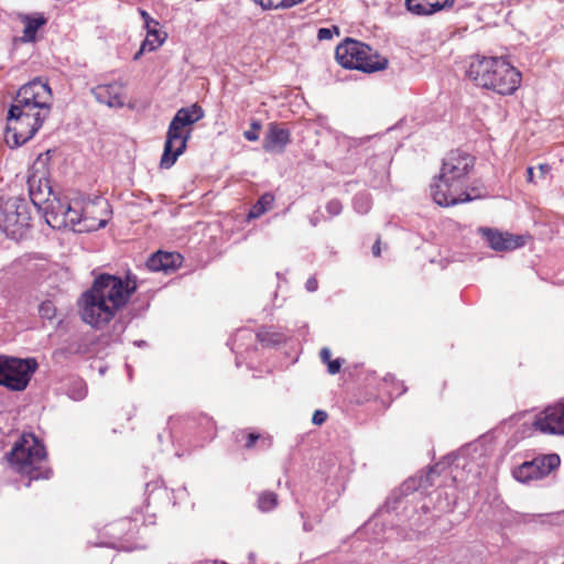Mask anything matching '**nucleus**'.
<instances>
[{"label": "nucleus", "mask_w": 564, "mask_h": 564, "mask_svg": "<svg viewBox=\"0 0 564 564\" xmlns=\"http://www.w3.org/2000/svg\"><path fill=\"white\" fill-rule=\"evenodd\" d=\"M137 290L138 279L130 272L124 276L98 274L78 300L82 319L95 328L106 326L129 303Z\"/></svg>", "instance_id": "f257e3e1"}, {"label": "nucleus", "mask_w": 564, "mask_h": 564, "mask_svg": "<svg viewBox=\"0 0 564 564\" xmlns=\"http://www.w3.org/2000/svg\"><path fill=\"white\" fill-rule=\"evenodd\" d=\"M467 77L477 86L501 96L516 93L522 75L503 57L473 56L466 70Z\"/></svg>", "instance_id": "f03ea898"}, {"label": "nucleus", "mask_w": 564, "mask_h": 564, "mask_svg": "<svg viewBox=\"0 0 564 564\" xmlns=\"http://www.w3.org/2000/svg\"><path fill=\"white\" fill-rule=\"evenodd\" d=\"M203 117L204 110L197 104L177 110L166 132L164 150L160 161L162 169H170L175 164L178 156L186 150L192 131L191 127Z\"/></svg>", "instance_id": "7ed1b4c3"}, {"label": "nucleus", "mask_w": 564, "mask_h": 564, "mask_svg": "<svg viewBox=\"0 0 564 564\" xmlns=\"http://www.w3.org/2000/svg\"><path fill=\"white\" fill-rule=\"evenodd\" d=\"M335 58L347 69L375 73L388 67V58L379 55L366 43L347 37L335 50Z\"/></svg>", "instance_id": "20e7f679"}, {"label": "nucleus", "mask_w": 564, "mask_h": 564, "mask_svg": "<svg viewBox=\"0 0 564 564\" xmlns=\"http://www.w3.org/2000/svg\"><path fill=\"white\" fill-rule=\"evenodd\" d=\"M32 212L24 198L10 197L0 204V229L11 239L21 240L32 232Z\"/></svg>", "instance_id": "39448f33"}, {"label": "nucleus", "mask_w": 564, "mask_h": 564, "mask_svg": "<svg viewBox=\"0 0 564 564\" xmlns=\"http://www.w3.org/2000/svg\"><path fill=\"white\" fill-rule=\"evenodd\" d=\"M34 133L35 112L21 108V105H12L7 117L6 143L10 148L20 147L29 141Z\"/></svg>", "instance_id": "423d86ee"}, {"label": "nucleus", "mask_w": 564, "mask_h": 564, "mask_svg": "<svg viewBox=\"0 0 564 564\" xmlns=\"http://www.w3.org/2000/svg\"><path fill=\"white\" fill-rule=\"evenodd\" d=\"M35 366V359L26 360L0 356V386L12 391H22L26 388L29 372Z\"/></svg>", "instance_id": "0eeeda50"}, {"label": "nucleus", "mask_w": 564, "mask_h": 564, "mask_svg": "<svg viewBox=\"0 0 564 564\" xmlns=\"http://www.w3.org/2000/svg\"><path fill=\"white\" fill-rule=\"evenodd\" d=\"M30 436L33 441V445L25 446L28 444L26 435L24 434L19 442H17L8 455L9 463L11 467L19 474L28 476L29 480L26 486L31 485L32 479L34 478L33 473L35 470L34 467V453L33 448L35 446V435L30 433Z\"/></svg>", "instance_id": "6e6552de"}, {"label": "nucleus", "mask_w": 564, "mask_h": 564, "mask_svg": "<svg viewBox=\"0 0 564 564\" xmlns=\"http://www.w3.org/2000/svg\"><path fill=\"white\" fill-rule=\"evenodd\" d=\"M431 191L434 202L444 207L473 199L467 192L463 191V187L458 185V183H455L448 177H443L442 173H440L435 183L432 185Z\"/></svg>", "instance_id": "1a4fd4ad"}, {"label": "nucleus", "mask_w": 564, "mask_h": 564, "mask_svg": "<svg viewBox=\"0 0 564 564\" xmlns=\"http://www.w3.org/2000/svg\"><path fill=\"white\" fill-rule=\"evenodd\" d=\"M560 465V457L555 454L536 457L524 462L513 470V477L520 482L541 479L547 476Z\"/></svg>", "instance_id": "9d476101"}, {"label": "nucleus", "mask_w": 564, "mask_h": 564, "mask_svg": "<svg viewBox=\"0 0 564 564\" xmlns=\"http://www.w3.org/2000/svg\"><path fill=\"white\" fill-rule=\"evenodd\" d=\"M474 163L475 159L470 154L453 150L443 160L441 173L443 177H448L463 187L464 180L473 169Z\"/></svg>", "instance_id": "9b49d317"}, {"label": "nucleus", "mask_w": 564, "mask_h": 564, "mask_svg": "<svg viewBox=\"0 0 564 564\" xmlns=\"http://www.w3.org/2000/svg\"><path fill=\"white\" fill-rule=\"evenodd\" d=\"M110 216L109 204L101 198L84 202L80 231H95L105 227Z\"/></svg>", "instance_id": "f8f14e48"}, {"label": "nucleus", "mask_w": 564, "mask_h": 564, "mask_svg": "<svg viewBox=\"0 0 564 564\" xmlns=\"http://www.w3.org/2000/svg\"><path fill=\"white\" fill-rule=\"evenodd\" d=\"M532 426L543 434H564V403L547 406L536 414Z\"/></svg>", "instance_id": "ddd939ff"}, {"label": "nucleus", "mask_w": 564, "mask_h": 564, "mask_svg": "<svg viewBox=\"0 0 564 564\" xmlns=\"http://www.w3.org/2000/svg\"><path fill=\"white\" fill-rule=\"evenodd\" d=\"M478 231L495 251H511L523 247L527 242L525 236L503 232L494 228L481 227Z\"/></svg>", "instance_id": "4468645a"}, {"label": "nucleus", "mask_w": 564, "mask_h": 564, "mask_svg": "<svg viewBox=\"0 0 564 564\" xmlns=\"http://www.w3.org/2000/svg\"><path fill=\"white\" fill-rule=\"evenodd\" d=\"M291 142V131L282 124L271 122L262 141V148L269 153H282Z\"/></svg>", "instance_id": "2eb2a0df"}, {"label": "nucleus", "mask_w": 564, "mask_h": 564, "mask_svg": "<svg viewBox=\"0 0 564 564\" xmlns=\"http://www.w3.org/2000/svg\"><path fill=\"white\" fill-rule=\"evenodd\" d=\"M37 212H42L47 226L53 229L66 228L65 206L53 196L44 202V206L37 203Z\"/></svg>", "instance_id": "dca6fc26"}, {"label": "nucleus", "mask_w": 564, "mask_h": 564, "mask_svg": "<svg viewBox=\"0 0 564 564\" xmlns=\"http://www.w3.org/2000/svg\"><path fill=\"white\" fill-rule=\"evenodd\" d=\"M456 0H405V7L414 15H432L452 8Z\"/></svg>", "instance_id": "f3484780"}, {"label": "nucleus", "mask_w": 564, "mask_h": 564, "mask_svg": "<svg viewBox=\"0 0 564 564\" xmlns=\"http://www.w3.org/2000/svg\"><path fill=\"white\" fill-rule=\"evenodd\" d=\"M183 257L177 252L158 251L152 254L148 261L147 267L151 271H170L178 268L182 264Z\"/></svg>", "instance_id": "a211bd4d"}, {"label": "nucleus", "mask_w": 564, "mask_h": 564, "mask_svg": "<svg viewBox=\"0 0 564 564\" xmlns=\"http://www.w3.org/2000/svg\"><path fill=\"white\" fill-rule=\"evenodd\" d=\"M122 86L119 84L99 85L94 89L96 99L109 107H122L124 97Z\"/></svg>", "instance_id": "6ab92c4d"}, {"label": "nucleus", "mask_w": 564, "mask_h": 564, "mask_svg": "<svg viewBox=\"0 0 564 564\" xmlns=\"http://www.w3.org/2000/svg\"><path fill=\"white\" fill-rule=\"evenodd\" d=\"M43 98L42 100H37L36 107L37 110H45L43 118H41L40 111H37V130L41 128L46 115L50 111L51 101H52V90L48 86L47 82H42L37 77V99Z\"/></svg>", "instance_id": "aec40b11"}, {"label": "nucleus", "mask_w": 564, "mask_h": 564, "mask_svg": "<svg viewBox=\"0 0 564 564\" xmlns=\"http://www.w3.org/2000/svg\"><path fill=\"white\" fill-rule=\"evenodd\" d=\"M256 337L263 347H274L286 341V336L273 327H261Z\"/></svg>", "instance_id": "412c9836"}, {"label": "nucleus", "mask_w": 564, "mask_h": 564, "mask_svg": "<svg viewBox=\"0 0 564 564\" xmlns=\"http://www.w3.org/2000/svg\"><path fill=\"white\" fill-rule=\"evenodd\" d=\"M35 82L31 80L23 85L17 94L13 105H21V108L28 110L35 109V90H34Z\"/></svg>", "instance_id": "4be33fe9"}, {"label": "nucleus", "mask_w": 564, "mask_h": 564, "mask_svg": "<svg viewBox=\"0 0 564 564\" xmlns=\"http://www.w3.org/2000/svg\"><path fill=\"white\" fill-rule=\"evenodd\" d=\"M147 30H148L147 37L142 42L140 50L135 53V55L133 57L134 61L139 59L144 51L151 52V51H154L158 47H160L165 40V36L162 37L160 32L155 29V26L147 28Z\"/></svg>", "instance_id": "5701e85b"}, {"label": "nucleus", "mask_w": 564, "mask_h": 564, "mask_svg": "<svg viewBox=\"0 0 564 564\" xmlns=\"http://www.w3.org/2000/svg\"><path fill=\"white\" fill-rule=\"evenodd\" d=\"M83 205L84 202H75L73 205H65L66 227L80 231L83 224Z\"/></svg>", "instance_id": "b1692460"}, {"label": "nucleus", "mask_w": 564, "mask_h": 564, "mask_svg": "<svg viewBox=\"0 0 564 564\" xmlns=\"http://www.w3.org/2000/svg\"><path fill=\"white\" fill-rule=\"evenodd\" d=\"M274 203V196L270 193L263 194L256 204L252 205L248 213L249 219H256L270 210Z\"/></svg>", "instance_id": "393cba45"}, {"label": "nucleus", "mask_w": 564, "mask_h": 564, "mask_svg": "<svg viewBox=\"0 0 564 564\" xmlns=\"http://www.w3.org/2000/svg\"><path fill=\"white\" fill-rule=\"evenodd\" d=\"M53 469L47 465V452L43 443L37 438V479H50Z\"/></svg>", "instance_id": "a878e982"}, {"label": "nucleus", "mask_w": 564, "mask_h": 564, "mask_svg": "<svg viewBox=\"0 0 564 564\" xmlns=\"http://www.w3.org/2000/svg\"><path fill=\"white\" fill-rule=\"evenodd\" d=\"M240 435H245V448L251 449L254 447L256 443L258 441H261L262 445L265 447H270L272 445V438L271 436H261L259 433L250 432L245 433L240 432L237 434V440H239Z\"/></svg>", "instance_id": "bb28decb"}, {"label": "nucleus", "mask_w": 564, "mask_h": 564, "mask_svg": "<svg viewBox=\"0 0 564 564\" xmlns=\"http://www.w3.org/2000/svg\"><path fill=\"white\" fill-rule=\"evenodd\" d=\"M278 506V495L273 491H263L258 497V508L269 512Z\"/></svg>", "instance_id": "cd10ccee"}, {"label": "nucleus", "mask_w": 564, "mask_h": 564, "mask_svg": "<svg viewBox=\"0 0 564 564\" xmlns=\"http://www.w3.org/2000/svg\"><path fill=\"white\" fill-rule=\"evenodd\" d=\"M69 397L73 400H83L87 394V387L83 380H76L73 382V389L68 391Z\"/></svg>", "instance_id": "c85d7f7f"}, {"label": "nucleus", "mask_w": 564, "mask_h": 564, "mask_svg": "<svg viewBox=\"0 0 564 564\" xmlns=\"http://www.w3.org/2000/svg\"><path fill=\"white\" fill-rule=\"evenodd\" d=\"M39 314L42 318H46L48 321L53 319L56 315V307L51 301L43 302L39 307Z\"/></svg>", "instance_id": "c756f323"}, {"label": "nucleus", "mask_w": 564, "mask_h": 564, "mask_svg": "<svg viewBox=\"0 0 564 564\" xmlns=\"http://www.w3.org/2000/svg\"><path fill=\"white\" fill-rule=\"evenodd\" d=\"M334 33L339 34L338 26L334 25L332 28H321L317 32V39L319 41H326L333 39Z\"/></svg>", "instance_id": "7c9ffc66"}, {"label": "nucleus", "mask_w": 564, "mask_h": 564, "mask_svg": "<svg viewBox=\"0 0 564 564\" xmlns=\"http://www.w3.org/2000/svg\"><path fill=\"white\" fill-rule=\"evenodd\" d=\"M23 42L35 40V19H29L24 29V36L21 37Z\"/></svg>", "instance_id": "2f4dec72"}, {"label": "nucleus", "mask_w": 564, "mask_h": 564, "mask_svg": "<svg viewBox=\"0 0 564 564\" xmlns=\"http://www.w3.org/2000/svg\"><path fill=\"white\" fill-rule=\"evenodd\" d=\"M343 210V205L338 199H332L326 204V212L329 216H338Z\"/></svg>", "instance_id": "473e14b6"}, {"label": "nucleus", "mask_w": 564, "mask_h": 564, "mask_svg": "<svg viewBox=\"0 0 564 564\" xmlns=\"http://www.w3.org/2000/svg\"><path fill=\"white\" fill-rule=\"evenodd\" d=\"M261 129V123L259 121H253L251 123V130H247L243 133V137L248 141H257L259 139L258 131Z\"/></svg>", "instance_id": "72a5a7b5"}, {"label": "nucleus", "mask_w": 564, "mask_h": 564, "mask_svg": "<svg viewBox=\"0 0 564 564\" xmlns=\"http://www.w3.org/2000/svg\"><path fill=\"white\" fill-rule=\"evenodd\" d=\"M326 420H327V413L322 410H316L312 417V422L316 425L323 424Z\"/></svg>", "instance_id": "f704fd0d"}, {"label": "nucleus", "mask_w": 564, "mask_h": 564, "mask_svg": "<svg viewBox=\"0 0 564 564\" xmlns=\"http://www.w3.org/2000/svg\"><path fill=\"white\" fill-rule=\"evenodd\" d=\"M340 368H341V361L339 359H334V360H330L328 364H327V371L328 373L330 375H336L340 371Z\"/></svg>", "instance_id": "c9c22d12"}, {"label": "nucleus", "mask_w": 564, "mask_h": 564, "mask_svg": "<svg viewBox=\"0 0 564 564\" xmlns=\"http://www.w3.org/2000/svg\"><path fill=\"white\" fill-rule=\"evenodd\" d=\"M140 14L142 17V19L144 20L145 28H151V24H153L154 26L159 25V22L155 21L154 19H152L147 11L140 10Z\"/></svg>", "instance_id": "e433bc0d"}, {"label": "nucleus", "mask_w": 564, "mask_h": 564, "mask_svg": "<svg viewBox=\"0 0 564 564\" xmlns=\"http://www.w3.org/2000/svg\"><path fill=\"white\" fill-rule=\"evenodd\" d=\"M319 357H321V360L324 362V364H328L332 359V351L329 348L327 347H324L321 349L319 351Z\"/></svg>", "instance_id": "4c0bfd02"}, {"label": "nucleus", "mask_w": 564, "mask_h": 564, "mask_svg": "<svg viewBox=\"0 0 564 564\" xmlns=\"http://www.w3.org/2000/svg\"><path fill=\"white\" fill-rule=\"evenodd\" d=\"M305 288L308 292H315L318 288V281L316 278L311 276L305 283Z\"/></svg>", "instance_id": "58836bf2"}, {"label": "nucleus", "mask_w": 564, "mask_h": 564, "mask_svg": "<svg viewBox=\"0 0 564 564\" xmlns=\"http://www.w3.org/2000/svg\"><path fill=\"white\" fill-rule=\"evenodd\" d=\"M539 177L544 178L551 171V166L549 164H539Z\"/></svg>", "instance_id": "ea45409f"}, {"label": "nucleus", "mask_w": 564, "mask_h": 564, "mask_svg": "<svg viewBox=\"0 0 564 564\" xmlns=\"http://www.w3.org/2000/svg\"><path fill=\"white\" fill-rule=\"evenodd\" d=\"M33 173H29L28 175V186H29V196H30V200L33 205H35V199L33 198V185H32V177H33Z\"/></svg>", "instance_id": "a19ab883"}, {"label": "nucleus", "mask_w": 564, "mask_h": 564, "mask_svg": "<svg viewBox=\"0 0 564 564\" xmlns=\"http://www.w3.org/2000/svg\"><path fill=\"white\" fill-rule=\"evenodd\" d=\"M253 1L257 2L258 4H260L261 8L264 10H271V9H273V7L275 4L272 2V0H253Z\"/></svg>", "instance_id": "79ce46f5"}, {"label": "nucleus", "mask_w": 564, "mask_h": 564, "mask_svg": "<svg viewBox=\"0 0 564 564\" xmlns=\"http://www.w3.org/2000/svg\"><path fill=\"white\" fill-rule=\"evenodd\" d=\"M380 245H381V240H380V238H378L372 246V254L377 258L381 256V246Z\"/></svg>", "instance_id": "37998d69"}, {"label": "nucleus", "mask_w": 564, "mask_h": 564, "mask_svg": "<svg viewBox=\"0 0 564 564\" xmlns=\"http://www.w3.org/2000/svg\"><path fill=\"white\" fill-rule=\"evenodd\" d=\"M535 181V177H534V167L532 166H529L527 169V182L528 183H534Z\"/></svg>", "instance_id": "c03bdc74"}, {"label": "nucleus", "mask_w": 564, "mask_h": 564, "mask_svg": "<svg viewBox=\"0 0 564 564\" xmlns=\"http://www.w3.org/2000/svg\"><path fill=\"white\" fill-rule=\"evenodd\" d=\"M45 23H46L45 18L41 14H37V29L41 28Z\"/></svg>", "instance_id": "a18cd8bd"}, {"label": "nucleus", "mask_w": 564, "mask_h": 564, "mask_svg": "<svg viewBox=\"0 0 564 564\" xmlns=\"http://www.w3.org/2000/svg\"><path fill=\"white\" fill-rule=\"evenodd\" d=\"M52 152H54V151H53V150H47V151L45 152V154H39V155H37V161H42V160H43V155H45V156H46V160H48V159H50V156H51V153H52Z\"/></svg>", "instance_id": "49530a36"}, {"label": "nucleus", "mask_w": 564, "mask_h": 564, "mask_svg": "<svg viewBox=\"0 0 564 564\" xmlns=\"http://www.w3.org/2000/svg\"><path fill=\"white\" fill-rule=\"evenodd\" d=\"M41 186H42V184L40 183V184L37 185V189H36L37 195L42 193V188H41Z\"/></svg>", "instance_id": "de8ad7c7"}, {"label": "nucleus", "mask_w": 564, "mask_h": 564, "mask_svg": "<svg viewBox=\"0 0 564 564\" xmlns=\"http://www.w3.org/2000/svg\"><path fill=\"white\" fill-rule=\"evenodd\" d=\"M46 187H47L48 194H52V188H51V186L48 185V182H47V181H46Z\"/></svg>", "instance_id": "09e8293b"}, {"label": "nucleus", "mask_w": 564, "mask_h": 564, "mask_svg": "<svg viewBox=\"0 0 564 564\" xmlns=\"http://www.w3.org/2000/svg\"><path fill=\"white\" fill-rule=\"evenodd\" d=\"M223 564H227V563H223Z\"/></svg>", "instance_id": "8fccbe9b"}]
</instances>
